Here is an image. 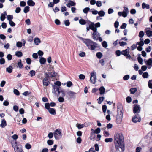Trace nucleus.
<instances>
[{
	"mask_svg": "<svg viewBox=\"0 0 152 152\" xmlns=\"http://www.w3.org/2000/svg\"><path fill=\"white\" fill-rule=\"evenodd\" d=\"M19 145H16L15 146L13 143H12V146L14 148L15 152H24L21 146H20V147H19L18 146Z\"/></svg>",
	"mask_w": 152,
	"mask_h": 152,
	"instance_id": "nucleus-7",
	"label": "nucleus"
},
{
	"mask_svg": "<svg viewBox=\"0 0 152 152\" xmlns=\"http://www.w3.org/2000/svg\"><path fill=\"white\" fill-rule=\"evenodd\" d=\"M99 91H100V94H102L104 93L105 89L104 87L103 86H101L99 89Z\"/></svg>",
	"mask_w": 152,
	"mask_h": 152,
	"instance_id": "nucleus-27",
	"label": "nucleus"
},
{
	"mask_svg": "<svg viewBox=\"0 0 152 152\" xmlns=\"http://www.w3.org/2000/svg\"><path fill=\"white\" fill-rule=\"evenodd\" d=\"M137 90L136 88H132L130 89V93L131 94H134L136 91Z\"/></svg>",
	"mask_w": 152,
	"mask_h": 152,
	"instance_id": "nucleus-41",
	"label": "nucleus"
},
{
	"mask_svg": "<svg viewBox=\"0 0 152 152\" xmlns=\"http://www.w3.org/2000/svg\"><path fill=\"white\" fill-rule=\"evenodd\" d=\"M127 24L126 23H123L122 25L121 26L120 28L121 29H125L126 27Z\"/></svg>",
	"mask_w": 152,
	"mask_h": 152,
	"instance_id": "nucleus-62",
	"label": "nucleus"
},
{
	"mask_svg": "<svg viewBox=\"0 0 152 152\" xmlns=\"http://www.w3.org/2000/svg\"><path fill=\"white\" fill-rule=\"evenodd\" d=\"M102 46L104 48H106L107 47L108 45L107 42L105 41H103L102 42Z\"/></svg>",
	"mask_w": 152,
	"mask_h": 152,
	"instance_id": "nucleus-43",
	"label": "nucleus"
},
{
	"mask_svg": "<svg viewBox=\"0 0 152 152\" xmlns=\"http://www.w3.org/2000/svg\"><path fill=\"white\" fill-rule=\"evenodd\" d=\"M59 92H58V95L59 96L60 94V96L62 97H64L65 96V94L64 91L61 88V89L59 91Z\"/></svg>",
	"mask_w": 152,
	"mask_h": 152,
	"instance_id": "nucleus-16",
	"label": "nucleus"
},
{
	"mask_svg": "<svg viewBox=\"0 0 152 152\" xmlns=\"http://www.w3.org/2000/svg\"><path fill=\"white\" fill-rule=\"evenodd\" d=\"M50 79L48 77L45 78L43 81V84L44 86H48L50 83Z\"/></svg>",
	"mask_w": 152,
	"mask_h": 152,
	"instance_id": "nucleus-10",
	"label": "nucleus"
},
{
	"mask_svg": "<svg viewBox=\"0 0 152 152\" xmlns=\"http://www.w3.org/2000/svg\"><path fill=\"white\" fill-rule=\"evenodd\" d=\"M114 143L116 149L120 152H123L125 149L124 137L121 133H115L114 135Z\"/></svg>",
	"mask_w": 152,
	"mask_h": 152,
	"instance_id": "nucleus-1",
	"label": "nucleus"
},
{
	"mask_svg": "<svg viewBox=\"0 0 152 152\" xmlns=\"http://www.w3.org/2000/svg\"><path fill=\"white\" fill-rule=\"evenodd\" d=\"M90 10V8L89 7H87L83 9V12L84 13L87 14Z\"/></svg>",
	"mask_w": 152,
	"mask_h": 152,
	"instance_id": "nucleus-39",
	"label": "nucleus"
},
{
	"mask_svg": "<svg viewBox=\"0 0 152 152\" xmlns=\"http://www.w3.org/2000/svg\"><path fill=\"white\" fill-rule=\"evenodd\" d=\"M102 108L103 112L104 113H105L106 112V110H107V106L105 105H102Z\"/></svg>",
	"mask_w": 152,
	"mask_h": 152,
	"instance_id": "nucleus-53",
	"label": "nucleus"
},
{
	"mask_svg": "<svg viewBox=\"0 0 152 152\" xmlns=\"http://www.w3.org/2000/svg\"><path fill=\"white\" fill-rule=\"evenodd\" d=\"M95 137L96 135H95V133L93 132H92L90 137V138L91 140H95Z\"/></svg>",
	"mask_w": 152,
	"mask_h": 152,
	"instance_id": "nucleus-34",
	"label": "nucleus"
},
{
	"mask_svg": "<svg viewBox=\"0 0 152 152\" xmlns=\"http://www.w3.org/2000/svg\"><path fill=\"white\" fill-rule=\"evenodd\" d=\"M142 8L143 9L146 8L147 9H149L150 8L149 5L148 4H146L145 3L143 2L142 4Z\"/></svg>",
	"mask_w": 152,
	"mask_h": 152,
	"instance_id": "nucleus-20",
	"label": "nucleus"
},
{
	"mask_svg": "<svg viewBox=\"0 0 152 152\" xmlns=\"http://www.w3.org/2000/svg\"><path fill=\"white\" fill-rule=\"evenodd\" d=\"M7 14L6 11H5L3 13L1 14L0 17V20L1 21H4L6 18V16Z\"/></svg>",
	"mask_w": 152,
	"mask_h": 152,
	"instance_id": "nucleus-17",
	"label": "nucleus"
},
{
	"mask_svg": "<svg viewBox=\"0 0 152 152\" xmlns=\"http://www.w3.org/2000/svg\"><path fill=\"white\" fill-rule=\"evenodd\" d=\"M7 58L8 60H11L12 59V57L10 54H8L7 56Z\"/></svg>",
	"mask_w": 152,
	"mask_h": 152,
	"instance_id": "nucleus-57",
	"label": "nucleus"
},
{
	"mask_svg": "<svg viewBox=\"0 0 152 152\" xmlns=\"http://www.w3.org/2000/svg\"><path fill=\"white\" fill-rule=\"evenodd\" d=\"M137 60L139 63L141 65L142 64V59L140 56L137 57Z\"/></svg>",
	"mask_w": 152,
	"mask_h": 152,
	"instance_id": "nucleus-44",
	"label": "nucleus"
},
{
	"mask_svg": "<svg viewBox=\"0 0 152 152\" xmlns=\"http://www.w3.org/2000/svg\"><path fill=\"white\" fill-rule=\"evenodd\" d=\"M140 108L139 105H136L135 104L134 105L133 107V112L135 114L136 113H139L140 111Z\"/></svg>",
	"mask_w": 152,
	"mask_h": 152,
	"instance_id": "nucleus-9",
	"label": "nucleus"
},
{
	"mask_svg": "<svg viewBox=\"0 0 152 152\" xmlns=\"http://www.w3.org/2000/svg\"><path fill=\"white\" fill-rule=\"evenodd\" d=\"M45 107L46 109L47 110H49L50 109V104L49 103H46L45 104Z\"/></svg>",
	"mask_w": 152,
	"mask_h": 152,
	"instance_id": "nucleus-45",
	"label": "nucleus"
},
{
	"mask_svg": "<svg viewBox=\"0 0 152 152\" xmlns=\"http://www.w3.org/2000/svg\"><path fill=\"white\" fill-rule=\"evenodd\" d=\"M31 145L29 143H27L25 145V148L27 149H29L31 148Z\"/></svg>",
	"mask_w": 152,
	"mask_h": 152,
	"instance_id": "nucleus-59",
	"label": "nucleus"
},
{
	"mask_svg": "<svg viewBox=\"0 0 152 152\" xmlns=\"http://www.w3.org/2000/svg\"><path fill=\"white\" fill-rule=\"evenodd\" d=\"M49 112L52 115H55L56 114L55 110L53 108H50L48 110Z\"/></svg>",
	"mask_w": 152,
	"mask_h": 152,
	"instance_id": "nucleus-22",
	"label": "nucleus"
},
{
	"mask_svg": "<svg viewBox=\"0 0 152 152\" xmlns=\"http://www.w3.org/2000/svg\"><path fill=\"white\" fill-rule=\"evenodd\" d=\"M27 4L30 6H33L35 5V3L32 0H28L27 1Z\"/></svg>",
	"mask_w": 152,
	"mask_h": 152,
	"instance_id": "nucleus-18",
	"label": "nucleus"
},
{
	"mask_svg": "<svg viewBox=\"0 0 152 152\" xmlns=\"http://www.w3.org/2000/svg\"><path fill=\"white\" fill-rule=\"evenodd\" d=\"M92 31L93 32L91 33V37L94 40L97 41L98 38L99 36H101V34L96 31V29Z\"/></svg>",
	"mask_w": 152,
	"mask_h": 152,
	"instance_id": "nucleus-5",
	"label": "nucleus"
},
{
	"mask_svg": "<svg viewBox=\"0 0 152 152\" xmlns=\"http://www.w3.org/2000/svg\"><path fill=\"white\" fill-rule=\"evenodd\" d=\"M100 26L99 22H98L95 24L94 22H91V23L89 25V27L92 30H95V29H96V31H97V28L100 27Z\"/></svg>",
	"mask_w": 152,
	"mask_h": 152,
	"instance_id": "nucleus-6",
	"label": "nucleus"
},
{
	"mask_svg": "<svg viewBox=\"0 0 152 152\" xmlns=\"http://www.w3.org/2000/svg\"><path fill=\"white\" fill-rule=\"evenodd\" d=\"M148 85L149 88L150 89H152V80H150L148 82Z\"/></svg>",
	"mask_w": 152,
	"mask_h": 152,
	"instance_id": "nucleus-37",
	"label": "nucleus"
},
{
	"mask_svg": "<svg viewBox=\"0 0 152 152\" xmlns=\"http://www.w3.org/2000/svg\"><path fill=\"white\" fill-rule=\"evenodd\" d=\"M147 65L148 66V68L150 69L152 66V58H150L145 61Z\"/></svg>",
	"mask_w": 152,
	"mask_h": 152,
	"instance_id": "nucleus-12",
	"label": "nucleus"
},
{
	"mask_svg": "<svg viewBox=\"0 0 152 152\" xmlns=\"http://www.w3.org/2000/svg\"><path fill=\"white\" fill-rule=\"evenodd\" d=\"M103 134L104 136L106 137H108L110 135L109 132L105 130L104 131Z\"/></svg>",
	"mask_w": 152,
	"mask_h": 152,
	"instance_id": "nucleus-47",
	"label": "nucleus"
},
{
	"mask_svg": "<svg viewBox=\"0 0 152 152\" xmlns=\"http://www.w3.org/2000/svg\"><path fill=\"white\" fill-rule=\"evenodd\" d=\"M39 61L41 64H44L46 62V59L44 57H41Z\"/></svg>",
	"mask_w": 152,
	"mask_h": 152,
	"instance_id": "nucleus-23",
	"label": "nucleus"
},
{
	"mask_svg": "<svg viewBox=\"0 0 152 152\" xmlns=\"http://www.w3.org/2000/svg\"><path fill=\"white\" fill-rule=\"evenodd\" d=\"M119 44L121 46H123L127 44V43L126 42H119Z\"/></svg>",
	"mask_w": 152,
	"mask_h": 152,
	"instance_id": "nucleus-54",
	"label": "nucleus"
},
{
	"mask_svg": "<svg viewBox=\"0 0 152 152\" xmlns=\"http://www.w3.org/2000/svg\"><path fill=\"white\" fill-rule=\"evenodd\" d=\"M100 129L99 128H98L96 129H95L94 131V132L93 133H96L97 134H98L100 133Z\"/></svg>",
	"mask_w": 152,
	"mask_h": 152,
	"instance_id": "nucleus-49",
	"label": "nucleus"
},
{
	"mask_svg": "<svg viewBox=\"0 0 152 152\" xmlns=\"http://www.w3.org/2000/svg\"><path fill=\"white\" fill-rule=\"evenodd\" d=\"M146 33L148 36L151 37L152 36V31L150 30H148L146 31Z\"/></svg>",
	"mask_w": 152,
	"mask_h": 152,
	"instance_id": "nucleus-33",
	"label": "nucleus"
},
{
	"mask_svg": "<svg viewBox=\"0 0 152 152\" xmlns=\"http://www.w3.org/2000/svg\"><path fill=\"white\" fill-rule=\"evenodd\" d=\"M76 126L79 129H80L84 127L85 126V125L84 124H76Z\"/></svg>",
	"mask_w": 152,
	"mask_h": 152,
	"instance_id": "nucleus-28",
	"label": "nucleus"
},
{
	"mask_svg": "<svg viewBox=\"0 0 152 152\" xmlns=\"http://www.w3.org/2000/svg\"><path fill=\"white\" fill-rule=\"evenodd\" d=\"M85 77V76L83 74H80L79 75V78L80 79L84 80Z\"/></svg>",
	"mask_w": 152,
	"mask_h": 152,
	"instance_id": "nucleus-63",
	"label": "nucleus"
},
{
	"mask_svg": "<svg viewBox=\"0 0 152 152\" xmlns=\"http://www.w3.org/2000/svg\"><path fill=\"white\" fill-rule=\"evenodd\" d=\"M132 121L134 123H136L140 121L141 119L139 115L137 114L132 117Z\"/></svg>",
	"mask_w": 152,
	"mask_h": 152,
	"instance_id": "nucleus-11",
	"label": "nucleus"
},
{
	"mask_svg": "<svg viewBox=\"0 0 152 152\" xmlns=\"http://www.w3.org/2000/svg\"><path fill=\"white\" fill-rule=\"evenodd\" d=\"M30 10V7L28 6H26L25 7L23 12L25 13H26Z\"/></svg>",
	"mask_w": 152,
	"mask_h": 152,
	"instance_id": "nucleus-30",
	"label": "nucleus"
},
{
	"mask_svg": "<svg viewBox=\"0 0 152 152\" xmlns=\"http://www.w3.org/2000/svg\"><path fill=\"white\" fill-rule=\"evenodd\" d=\"M15 55L18 57H21L23 56L22 53L20 51H18L15 52Z\"/></svg>",
	"mask_w": 152,
	"mask_h": 152,
	"instance_id": "nucleus-24",
	"label": "nucleus"
},
{
	"mask_svg": "<svg viewBox=\"0 0 152 152\" xmlns=\"http://www.w3.org/2000/svg\"><path fill=\"white\" fill-rule=\"evenodd\" d=\"M96 6L99 7H100L102 5V2L100 1H97L96 3Z\"/></svg>",
	"mask_w": 152,
	"mask_h": 152,
	"instance_id": "nucleus-55",
	"label": "nucleus"
},
{
	"mask_svg": "<svg viewBox=\"0 0 152 152\" xmlns=\"http://www.w3.org/2000/svg\"><path fill=\"white\" fill-rule=\"evenodd\" d=\"M96 56L99 59H100L102 56V53L100 52H99L96 53Z\"/></svg>",
	"mask_w": 152,
	"mask_h": 152,
	"instance_id": "nucleus-32",
	"label": "nucleus"
},
{
	"mask_svg": "<svg viewBox=\"0 0 152 152\" xmlns=\"http://www.w3.org/2000/svg\"><path fill=\"white\" fill-rule=\"evenodd\" d=\"M80 39L83 41V42L85 43L88 48H90V46L92 44H96V43L93 41L89 39H85L82 37H80Z\"/></svg>",
	"mask_w": 152,
	"mask_h": 152,
	"instance_id": "nucleus-3",
	"label": "nucleus"
},
{
	"mask_svg": "<svg viewBox=\"0 0 152 152\" xmlns=\"http://www.w3.org/2000/svg\"><path fill=\"white\" fill-rule=\"evenodd\" d=\"M96 72L94 71L91 73L90 81L91 83L94 84L96 83Z\"/></svg>",
	"mask_w": 152,
	"mask_h": 152,
	"instance_id": "nucleus-4",
	"label": "nucleus"
},
{
	"mask_svg": "<svg viewBox=\"0 0 152 152\" xmlns=\"http://www.w3.org/2000/svg\"><path fill=\"white\" fill-rule=\"evenodd\" d=\"M76 3L75 2L69 0L68 1V3L66 4V6L68 7H70V6H75Z\"/></svg>",
	"mask_w": 152,
	"mask_h": 152,
	"instance_id": "nucleus-13",
	"label": "nucleus"
},
{
	"mask_svg": "<svg viewBox=\"0 0 152 152\" xmlns=\"http://www.w3.org/2000/svg\"><path fill=\"white\" fill-rule=\"evenodd\" d=\"M98 14L100 17L104 16L105 15V13L104 12L103 10H101L98 12Z\"/></svg>",
	"mask_w": 152,
	"mask_h": 152,
	"instance_id": "nucleus-40",
	"label": "nucleus"
},
{
	"mask_svg": "<svg viewBox=\"0 0 152 152\" xmlns=\"http://www.w3.org/2000/svg\"><path fill=\"white\" fill-rule=\"evenodd\" d=\"M144 33L143 31H140L139 34V36L140 38H142L144 35Z\"/></svg>",
	"mask_w": 152,
	"mask_h": 152,
	"instance_id": "nucleus-51",
	"label": "nucleus"
},
{
	"mask_svg": "<svg viewBox=\"0 0 152 152\" xmlns=\"http://www.w3.org/2000/svg\"><path fill=\"white\" fill-rule=\"evenodd\" d=\"M52 87L53 89H54L55 93L56 94V92H59V91L60 89H61V87H58L56 85H53Z\"/></svg>",
	"mask_w": 152,
	"mask_h": 152,
	"instance_id": "nucleus-14",
	"label": "nucleus"
},
{
	"mask_svg": "<svg viewBox=\"0 0 152 152\" xmlns=\"http://www.w3.org/2000/svg\"><path fill=\"white\" fill-rule=\"evenodd\" d=\"M57 75V73L56 72H51L50 74V76H51V77H55V76H56Z\"/></svg>",
	"mask_w": 152,
	"mask_h": 152,
	"instance_id": "nucleus-50",
	"label": "nucleus"
},
{
	"mask_svg": "<svg viewBox=\"0 0 152 152\" xmlns=\"http://www.w3.org/2000/svg\"><path fill=\"white\" fill-rule=\"evenodd\" d=\"M14 94L17 96H19L20 94V92L19 91L16 89H14L13 91Z\"/></svg>",
	"mask_w": 152,
	"mask_h": 152,
	"instance_id": "nucleus-52",
	"label": "nucleus"
},
{
	"mask_svg": "<svg viewBox=\"0 0 152 152\" xmlns=\"http://www.w3.org/2000/svg\"><path fill=\"white\" fill-rule=\"evenodd\" d=\"M97 44L96 43V44H91L90 47V49L91 50H94L97 47L96 45Z\"/></svg>",
	"mask_w": 152,
	"mask_h": 152,
	"instance_id": "nucleus-26",
	"label": "nucleus"
},
{
	"mask_svg": "<svg viewBox=\"0 0 152 152\" xmlns=\"http://www.w3.org/2000/svg\"><path fill=\"white\" fill-rule=\"evenodd\" d=\"M16 45L18 48H21L22 46V43L20 42H18L16 43Z\"/></svg>",
	"mask_w": 152,
	"mask_h": 152,
	"instance_id": "nucleus-48",
	"label": "nucleus"
},
{
	"mask_svg": "<svg viewBox=\"0 0 152 152\" xmlns=\"http://www.w3.org/2000/svg\"><path fill=\"white\" fill-rule=\"evenodd\" d=\"M47 143L49 145H51L53 144V141L51 140H49L47 141Z\"/></svg>",
	"mask_w": 152,
	"mask_h": 152,
	"instance_id": "nucleus-64",
	"label": "nucleus"
},
{
	"mask_svg": "<svg viewBox=\"0 0 152 152\" xmlns=\"http://www.w3.org/2000/svg\"><path fill=\"white\" fill-rule=\"evenodd\" d=\"M67 94L70 96V98H74L75 97V95L77 93L71 91H70L67 92Z\"/></svg>",
	"mask_w": 152,
	"mask_h": 152,
	"instance_id": "nucleus-15",
	"label": "nucleus"
},
{
	"mask_svg": "<svg viewBox=\"0 0 152 152\" xmlns=\"http://www.w3.org/2000/svg\"><path fill=\"white\" fill-rule=\"evenodd\" d=\"M121 54L124 55L125 56L127 57V58H129L131 57V56L129 54V51L128 49H126L123 50L121 52Z\"/></svg>",
	"mask_w": 152,
	"mask_h": 152,
	"instance_id": "nucleus-8",
	"label": "nucleus"
},
{
	"mask_svg": "<svg viewBox=\"0 0 152 152\" xmlns=\"http://www.w3.org/2000/svg\"><path fill=\"white\" fill-rule=\"evenodd\" d=\"M144 43L143 41V39H142V40L140 41V42H138L136 44V45H138L139 46H142L144 45Z\"/></svg>",
	"mask_w": 152,
	"mask_h": 152,
	"instance_id": "nucleus-36",
	"label": "nucleus"
},
{
	"mask_svg": "<svg viewBox=\"0 0 152 152\" xmlns=\"http://www.w3.org/2000/svg\"><path fill=\"white\" fill-rule=\"evenodd\" d=\"M113 141V139L112 138H106L104 140V141L106 142H111Z\"/></svg>",
	"mask_w": 152,
	"mask_h": 152,
	"instance_id": "nucleus-46",
	"label": "nucleus"
},
{
	"mask_svg": "<svg viewBox=\"0 0 152 152\" xmlns=\"http://www.w3.org/2000/svg\"><path fill=\"white\" fill-rule=\"evenodd\" d=\"M117 114L116 115V122L118 124H120L122 121L123 117V110L122 104L118 103L117 106Z\"/></svg>",
	"mask_w": 152,
	"mask_h": 152,
	"instance_id": "nucleus-2",
	"label": "nucleus"
},
{
	"mask_svg": "<svg viewBox=\"0 0 152 152\" xmlns=\"http://www.w3.org/2000/svg\"><path fill=\"white\" fill-rule=\"evenodd\" d=\"M34 42L35 44L37 45L39 44V43H40L41 41L40 39L38 38H36L34 39Z\"/></svg>",
	"mask_w": 152,
	"mask_h": 152,
	"instance_id": "nucleus-25",
	"label": "nucleus"
},
{
	"mask_svg": "<svg viewBox=\"0 0 152 152\" xmlns=\"http://www.w3.org/2000/svg\"><path fill=\"white\" fill-rule=\"evenodd\" d=\"M5 62V59L4 58H1L0 59V64L1 65L4 64Z\"/></svg>",
	"mask_w": 152,
	"mask_h": 152,
	"instance_id": "nucleus-58",
	"label": "nucleus"
},
{
	"mask_svg": "<svg viewBox=\"0 0 152 152\" xmlns=\"http://www.w3.org/2000/svg\"><path fill=\"white\" fill-rule=\"evenodd\" d=\"M72 85V83L70 81H69L66 83V86L67 87H70Z\"/></svg>",
	"mask_w": 152,
	"mask_h": 152,
	"instance_id": "nucleus-61",
	"label": "nucleus"
},
{
	"mask_svg": "<svg viewBox=\"0 0 152 152\" xmlns=\"http://www.w3.org/2000/svg\"><path fill=\"white\" fill-rule=\"evenodd\" d=\"M7 125V123L6 120L4 119H2L1 121V122L0 124V126L2 128H4Z\"/></svg>",
	"mask_w": 152,
	"mask_h": 152,
	"instance_id": "nucleus-19",
	"label": "nucleus"
},
{
	"mask_svg": "<svg viewBox=\"0 0 152 152\" xmlns=\"http://www.w3.org/2000/svg\"><path fill=\"white\" fill-rule=\"evenodd\" d=\"M35 71L33 70H31L29 72L30 75L32 77L35 75Z\"/></svg>",
	"mask_w": 152,
	"mask_h": 152,
	"instance_id": "nucleus-42",
	"label": "nucleus"
},
{
	"mask_svg": "<svg viewBox=\"0 0 152 152\" xmlns=\"http://www.w3.org/2000/svg\"><path fill=\"white\" fill-rule=\"evenodd\" d=\"M79 23L81 25H84L86 24V22L85 20L81 19L79 20Z\"/></svg>",
	"mask_w": 152,
	"mask_h": 152,
	"instance_id": "nucleus-29",
	"label": "nucleus"
},
{
	"mask_svg": "<svg viewBox=\"0 0 152 152\" xmlns=\"http://www.w3.org/2000/svg\"><path fill=\"white\" fill-rule=\"evenodd\" d=\"M9 23L10 25L12 27H14L15 26V24L12 20H10Z\"/></svg>",
	"mask_w": 152,
	"mask_h": 152,
	"instance_id": "nucleus-60",
	"label": "nucleus"
},
{
	"mask_svg": "<svg viewBox=\"0 0 152 152\" xmlns=\"http://www.w3.org/2000/svg\"><path fill=\"white\" fill-rule=\"evenodd\" d=\"M148 73L146 72H144L142 75V77L144 78H148Z\"/></svg>",
	"mask_w": 152,
	"mask_h": 152,
	"instance_id": "nucleus-35",
	"label": "nucleus"
},
{
	"mask_svg": "<svg viewBox=\"0 0 152 152\" xmlns=\"http://www.w3.org/2000/svg\"><path fill=\"white\" fill-rule=\"evenodd\" d=\"M104 97L102 96V97H99V99H97L98 100V103L99 104H100L104 100Z\"/></svg>",
	"mask_w": 152,
	"mask_h": 152,
	"instance_id": "nucleus-38",
	"label": "nucleus"
},
{
	"mask_svg": "<svg viewBox=\"0 0 152 152\" xmlns=\"http://www.w3.org/2000/svg\"><path fill=\"white\" fill-rule=\"evenodd\" d=\"M13 69V67L12 66L10 65L8 67H7L6 69V71L9 73H11L12 72Z\"/></svg>",
	"mask_w": 152,
	"mask_h": 152,
	"instance_id": "nucleus-21",
	"label": "nucleus"
},
{
	"mask_svg": "<svg viewBox=\"0 0 152 152\" xmlns=\"http://www.w3.org/2000/svg\"><path fill=\"white\" fill-rule=\"evenodd\" d=\"M7 20H9V22L10 21V20H11L13 18V15H7Z\"/></svg>",
	"mask_w": 152,
	"mask_h": 152,
	"instance_id": "nucleus-56",
	"label": "nucleus"
},
{
	"mask_svg": "<svg viewBox=\"0 0 152 152\" xmlns=\"http://www.w3.org/2000/svg\"><path fill=\"white\" fill-rule=\"evenodd\" d=\"M18 65L20 69H22L23 67V65L21 63V60H20V61L18 63Z\"/></svg>",
	"mask_w": 152,
	"mask_h": 152,
	"instance_id": "nucleus-31",
	"label": "nucleus"
}]
</instances>
